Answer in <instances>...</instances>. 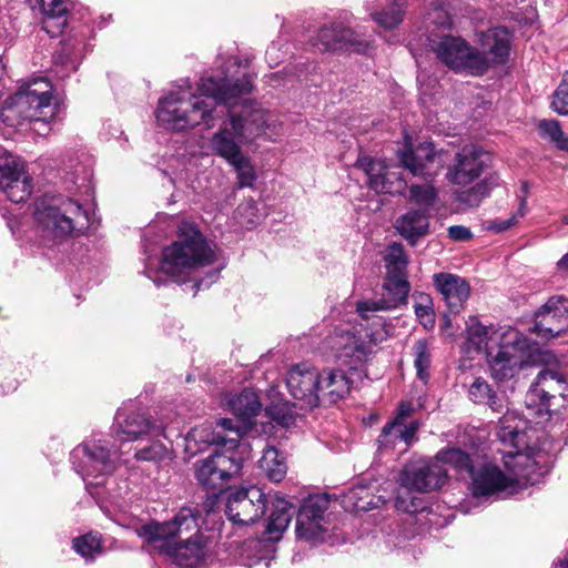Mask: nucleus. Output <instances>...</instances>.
<instances>
[{
	"label": "nucleus",
	"mask_w": 568,
	"mask_h": 568,
	"mask_svg": "<svg viewBox=\"0 0 568 568\" xmlns=\"http://www.w3.org/2000/svg\"><path fill=\"white\" fill-rule=\"evenodd\" d=\"M252 89L253 82L250 74L235 80L205 78L199 84V95L192 94L185 98L180 92H171L160 99L155 116L162 126L176 132L193 129L200 124L212 128L219 116L216 105L236 104L239 99L250 94Z\"/></svg>",
	"instance_id": "nucleus-1"
},
{
	"label": "nucleus",
	"mask_w": 568,
	"mask_h": 568,
	"mask_svg": "<svg viewBox=\"0 0 568 568\" xmlns=\"http://www.w3.org/2000/svg\"><path fill=\"white\" fill-rule=\"evenodd\" d=\"M189 435L195 440L225 448L223 452L215 450L193 465L194 478L199 486L217 498L229 487V481L237 476L243 467V459L236 450L237 438H225L210 426L194 428Z\"/></svg>",
	"instance_id": "nucleus-2"
},
{
	"label": "nucleus",
	"mask_w": 568,
	"mask_h": 568,
	"mask_svg": "<svg viewBox=\"0 0 568 568\" xmlns=\"http://www.w3.org/2000/svg\"><path fill=\"white\" fill-rule=\"evenodd\" d=\"M216 255L206 237L194 223L179 226L178 240L162 250L160 268L176 283H185L191 271L210 266Z\"/></svg>",
	"instance_id": "nucleus-3"
},
{
	"label": "nucleus",
	"mask_w": 568,
	"mask_h": 568,
	"mask_svg": "<svg viewBox=\"0 0 568 568\" xmlns=\"http://www.w3.org/2000/svg\"><path fill=\"white\" fill-rule=\"evenodd\" d=\"M42 236L62 242L78 236L89 225L88 212L73 199L57 196L39 205L34 213Z\"/></svg>",
	"instance_id": "nucleus-4"
},
{
	"label": "nucleus",
	"mask_w": 568,
	"mask_h": 568,
	"mask_svg": "<svg viewBox=\"0 0 568 568\" xmlns=\"http://www.w3.org/2000/svg\"><path fill=\"white\" fill-rule=\"evenodd\" d=\"M429 47L436 58L455 73L483 77L489 71L488 58L460 36H439L429 40Z\"/></svg>",
	"instance_id": "nucleus-5"
},
{
	"label": "nucleus",
	"mask_w": 568,
	"mask_h": 568,
	"mask_svg": "<svg viewBox=\"0 0 568 568\" xmlns=\"http://www.w3.org/2000/svg\"><path fill=\"white\" fill-rule=\"evenodd\" d=\"M568 397V377L566 374L552 369H542L538 373L526 394L528 407L537 408L538 413H555Z\"/></svg>",
	"instance_id": "nucleus-6"
},
{
	"label": "nucleus",
	"mask_w": 568,
	"mask_h": 568,
	"mask_svg": "<svg viewBox=\"0 0 568 568\" xmlns=\"http://www.w3.org/2000/svg\"><path fill=\"white\" fill-rule=\"evenodd\" d=\"M530 342L521 333L515 332L510 342L500 345L497 354L488 363L491 376L498 382L511 379L532 359Z\"/></svg>",
	"instance_id": "nucleus-7"
},
{
	"label": "nucleus",
	"mask_w": 568,
	"mask_h": 568,
	"mask_svg": "<svg viewBox=\"0 0 568 568\" xmlns=\"http://www.w3.org/2000/svg\"><path fill=\"white\" fill-rule=\"evenodd\" d=\"M268 507L267 495L257 486L240 488L227 495L225 514L230 521L247 526L258 521Z\"/></svg>",
	"instance_id": "nucleus-8"
},
{
	"label": "nucleus",
	"mask_w": 568,
	"mask_h": 568,
	"mask_svg": "<svg viewBox=\"0 0 568 568\" xmlns=\"http://www.w3.org/2000/svg\"><path fill=\"white\" fill-rule=\"evenodd\" d=\"M355 166L365 172L368 178V187L376 193L405 194L407 182L403 176L400 166L389 165L385 161L372 156H359Z\"/></svg>",
	"instance_id": "nucleus-9"
},
{
	"label": "nucleus",
	"mask_w": 568,
	"mask_h": 568,
	"mask_svg": "<svg viewBox=\"0 0 568 568\" xmlns=\"http://www.w3.org/2000/svg\"><path fill=\"white\" fill-rule=\"evenodd\" d=\"M447 477V469L443 465L427 459L410 460L399 473L400 485L418 493H429L440 488Z\"/></svg>",
	"instance_id": "nucleus-10"
},
{
	"label": "nucleus",
	"mask_w": 568,
	"mask_h": 568,
	"mask_svg": "<svg viewBox=\"0 0 568 568\" xmlns=\"http://www.w3.org/2000/svg\"><path fill=\"white\" fill-rule=\"evenodd\" d=\"M310 44L321 52H335L353 50L357 53L365 52L368 44L358 39L356 33L341 22L321 27L310 37Z\"/></svg>",
	"instance_id": "nucleus-11"
},
{
	"label": "nucleus",
	"mask_w": 568,
	"mask_h": 568,
	"mask_svg": "<svg viewBox=\"0 0 568 568\" xmlns=\"http://www.w3.org/2000/svg\"><path fill=\"white\" fill-rule=\"evenodd\" d=\"M0 189L13 203L26 202L32 193V178L12 154L0 158Z\"/></svg>",
	"instance_id": "nucleus-12"
},
{
	"label": "nucleus",
	"mask_w": 568,
	"mask_h": 568,
	"mask_svg": "<svg viewBox=\"0 0 568 568\" xmlns=\"http://www.w3.org/2000/svg\"><path fill=\"white\" fill-rule=\"evenodd\" d=\"M568 329V298L550 297L534 315V327L541 339L548 341Z\"/></svg>",
	"instance_id": "nucleus-13"
},
{
	"label": "nucleus",
	"mask_w": 568,
	"mask_h": 568,
	"mask_svg": "<svg viewBox=\"0 0 568 568\" xmlns=\"http://www.w3.org/2000/svg\"><path fill=\"white\" fill-rule=\"evenodd\" d=\"M320 371L305 364H297L288 371L286 385L290 394L301 403V409L320 406Z\"/></svg>",
	"instance_id": "nucleus-14"
},
{
	"label": "nucleus",
	"mask_w": 568,
	"mask_h": 568,
	"mask_svg": "<svg viewBox=\"0 0 568 568\" xmlns=\"http://www.w3.org/2000/svg\"><path fill=\"white\" fill-rule=\"evenodd\" d=\"M483 156L484 152L479 146L473 144L463 146L447 166L446 180L460 186L473 183L479 179L486 168Z\"/></svg>",
	"instance_id": "nucleus-15"
},
{
	"label": "nucleus",
	"mask_w": 568,
	"mask_h": 568,
	"mask_svg": "<svg viewBox=\"0 0 568 568\" xmlns=\"http://www.w3.org/2000/svg\"><path fill=\"white\" fill-rule=\"evenodd\" d=\"M480 53L488 58L489 70L496 65H505L509 61L513 31L506 26H495L477 32Z\"/></svg>",
	"instance_id": "nucleus-16"
},
{
	"label": "nucleus",
	"mask_w": 568,
	"mask_h": 568,
	"mask_svg": "<svg viewBox=\"0 0 568 568\" xmlns=\"http://www.w3.org/2000/svg\"><path fill=\"white\" fill-rule=\"evenodd\" d=\"M471 494L476 498L497 496L508 491L513 494L518 480L507 476L496 465H484L475 469L471 475Z\"/></svg>",
	"instance_id": "nucleus-17"
},
{
	"label": "nucleus",
	"mask_w": 568,
	"mask_h": 568,
	"mask_svg": "<svg viewBox=\"0 0 568 568\" xmlns=\"http://www.w3.org/2000/svg\"><path fill=\"white\" fill-rule=\"evenodd\" d=\"M442 153L443 150L437 151L430 141L420 142L415 146L409 142L397 151V159L400 168L407 170L413 176L432 182L434 174L429 171L428 165L434 163L436 156Z\"/></svg>",
	"instance_id": "nucleus-18"
},
{
	"label": "nucleus",
	"mask_w": 568,
	"mask_h": 568,
	"mask_svg": "<svg viewBox=\"0 0 568 568\" xmlns=\"http://www.w3.org/2000/svg\"><path fill=\"white\" fill-rule=\"evenodd\" d=\"M328 499L325 495H314L305 498L296 511V535L306 540L321 537L324 531L321 521L327 510Z\"/></svg>",
	"instance_id": "nucleus-19"
},
{
	"label": "nucleus",
	"mask_w": 568,
	"mask_h": 568,
	"mask_svg": "<svg viewBox=\"0 0 568 568\" xmlns=\"http://www.w3.org/2000/svg\"><path fill=\"white\" fill-rule=\"evenodd\" d=\"M329 347L337 362L352 368H356L372 354V345L351 332L332 336Z\"/></svg>",
	"instance_id": "nucleus-20"
},
{
	"label": "nucleus",
	"mask_w": 568,
	"mask_h": 568,
	"mask_svg": "<svg viewBox=\"0 0 568 568\" xmlns=\"http://www.w3.org/2000/svg\"><path fill=\"white\" fill-rule=\"evenodd\" d=\"M433 284L443 296L449 313L459 314L470 295L469 283L456 274L440 272L433 275Z\"/></svg>",
	"instance_id": "nucleus-21"
},
{
	"label": "nucleus",
	"mask_w": 568,
	"mask_h": 568,
	"mask_svg": "<svg viewBox=\"0 0 568 568\" xmlns=\"http://www.w3.org/2000/svg\"><path fill=\"white\" fill-rule=\"evenodd\" d=\"M0 118L10 128H18L27 122L47 120L19 91L3 101Z\"/></svg>",
	"instance_id": "nucleus-22"
},
{
	"label": "nucleus",
	"mask_w": 568,
	"mask_h": 568,
	"mask_svg": "<svg viewBox=\"0 0 568 568\" xmlns=\"http://www.w3.org/2000/svg\"><path fill=\"white\" fill-rule=\"evenodd\" d=\"M75 454H82L85 460V475L103 476L110 475L115 470V463L111 458L110 449L99 442H89L79 445Z\"/></svg>",
	"instance_id": "nucleus-23"
},
{
	"label": "nucleus",
	"mask_w": 568,
	"mask_h": 568,
	"mask_svg": "<svg viewBox=\"0 0 568 568\" xmlns=\"http://www.w3.org/2000/svg\"><path fill=\"white\" fill-rule=\"evenodd\" d=\"M320 405L322 403L335 404L345 398L353 386V381L338 368H325L320 372Z\"/></svg>",
	"instance_id": "nucleus-24"
},
{
	"label": "nucleus",
	"mask_w": 568,
	"mask_h": 568,
	"mask_svg": "<svg viewBox=\"0 0 568 568\" xmlns=\"http://www.w3.org/2000/svg\"><path fill=\"white\" fill-rule=\"evenodd\" d=\"M419 427L418 420H412L408 424H398L396 420L387 422L377 438L378 449H395L398 445L404 444L403 450H406L416 439Z\"/></svg>",
	"instance_id": "nucleus-25"
},
{
	"label": "nucleus",
	"mask_w": 568,
	"mask_h": 568,
	"mask_svg": "<svg viewBox=\"0 0 568 568\" xmlns=\"http://www.w3.org/2000/svg\"><path fill=\"white\" fill-rule=\"evenodd\" d=\"M226 108H232V105ZM227 113L230 125L240 139H252L265 132L266 119L261 110L244 106L240 113H235L231 109H227Z\"/></svg>",
	"instance_id": "nucleus-26"
},
{
	"label": "nucleus",
	"mask_w": 568,
	"mask_h": 568,
	"mask_svg": "<svg viewBox=\"0 0 568 568\" xmlns=\"http://www.w3.org/2000/svg\"><path fill=\"white\" fill-rule=\"evenodd\" d=\"M428 213L423 209L409 210L397 217L395 229L410 245H415L420 237L429 232Z\"/></svg>",
	"instance_id": "nucleus-27"
},
{
	"label": "nucleus",
	"mask_w": 568,
	"mask_h": 568,
	"mask_svg": "<svg viewBox=\"0 0 568 568\" xmlns=\"http://www.w3.org/2000/svg\"><path fill=\"white\" fill-rule=\"evenodd\" d=\"M204 536H185L173 546L171 555L179 566L193 568L204 559Z\"/></svg>",
	"instance_id": "nucleus-28"
},
{
	"label": "nucleus",
	"mask_w": 568,
	"mask_h": 568,
	"mask_svg": "<svg viewBox=\"0 0 568 568\" xmlns=\"http://www.w3.org/2000/svg\"><path fill=\"white\" fill-rule=\"evenodd\" d=\"M201 513L197 508L182 507L175 516L165 521L170 539H183L186 536H201L199 519Z\"/></svg>",
	"instance_id": "nucleus-29"
},
{
	"label": "nucleus",
	"mask_w": 568,
	"mask_h": 568,
	"mask_svg": "<svg viewBox=\"0 0 568 568\" xmlns=\"http://www.w3.org/2000/svg\"><path fill=\"white\" fill-rule=\"evenodd\" d=\"M243 140L235 134L232 126H223L213 134L211 142L214 152L231 165L234 162L239 163V159L245 155L240 146Z\"/></svg>",
	"instance_id": "nucleus-30"
},
{
	"label": "nucleus",
	"mask_w": 568,
	"mask_h": 568,
	"mask_svg": "<svg viewBox=\"0 0 568 568\" xmlns=\"http://www.w3.org/2000/svg\"><path fill=\"white\" fill-rule=\"evenodd\" d=\"M229 406L232 413L244 424H251L252 419L262 409L258 394L251 388H244L241 393L230 398Z\"/></svg>",
	"instance_id": "nucleus-31"
},
{
	"label": "nucleus",
	"mask_w": 568,
	"mask_h": 568,
	"mask_svg": "<svg viewBox=\"0 0 568 568\" xmlns=\"http://www.w3.org/2000/svg\"><path fill=\"white\" fill-rule=\"evenodd\" d=\"M469 399L477 405H486L495 413L505 408L504 397L498 395L483 377H476L468 389Z\"/></svg>",
	"instance_id": "nucleus-32"
},
{
	"label": "nucleus",
	"mask_w": 568,
	"mask_h": 568,
	"mask_svg": "<svg viewBox=\"0 0 568 568\" xmlns=\"http://www.w3.org/2000/svg\"><path fill=\"white\" fill-rule=\"evenodd\" d=\"M120 418L121 415L119 414L118 424L120 433L123 435L122 440H136L154 430H156V434L159 433L156 427L143 414L131 413L122 420Z\"/></svg>",
	"instance_id": "nucleus-33"
},
{
	"label": "nucleus",
	"mask_w": 568,
	"mask_h": 568,
	"mask_svg": "<svg viewBox=\"0 0 568 568\" xmlns=\"http://www.w3.org/2000/svg\"><path fill=\"white\" fill-rule=\"evenodd\" d=\"M258 467L262 473L273 483L283 480L287 473L286 458L282 452L274 446L264 449Z\"/></svg>",
	"instance_id": "nucleus-34"
},
{
	"label": "nucleus",
	"mask_w": 568,
	"mask_h": 568,
	"mask_svg": "<svg viewBox=\"0 0 568 568\" xmlns=\"http://www.w3.org/2000/svg\"><path fill=\"white\" fill-rule=\"evenodd\" d=\"M498 178L484 179L467 190L457 191L455 200L463 210L479 206L481 201L490 193L494 186L497 185Z\"/></svg>",
	"instance_id": "nucleus-35"
},
{
	"label": "nucleus",
	"mask_w": 568,
	"mask_h": 568,
	"mask_svg": "<svg viewBox=\"0 0 568 568\" xmlns=\"http://www.w3.org/2000/svg\"><path fill=\"white\" fill-rule=\"evenodd\" d=\"M273 509L271 511L266 531L281 532L286 529L295 514V506L282 497H276L272 503Z\"/></svg>",
	"instance_id": "nucleus-36"
},
{
	"label": "nucleus",
	"mask_w": 568,
	"mask_h": 568,
	"mask_svg": "<svg viewBox=\"0 0 568 568\" xmlns=\"http://www.w3.org/2000/svg\"><path fill=\"white\" fill-rule=\"evenodd\" d=\"M102 535L99 531H89L72 539L73 550L85 561H94L103 551Z\"/></svg>",
	"instance_id": "nucleus-37"
},
{
	"label": "nucleus",
	"mask_w": 568,
	"mask_h": 568,
	"mask_svg": "<svg viewBox=\"0 0 568 568\" xmlns=\"http://www.w3.org/2000/svg\"><path fill=\"white\" fill-rule=\"evenodd\" d=\"M405 6L403 0H393L386 8L371 14L372 19L385 30L396 29L404 20Z\"/></svg>",
	"instance_id": "nucleus-38"
},
{
	"label": "nucleus",
	"mask_w": 568,
	"mask_h": 568,
	"mask_svg": "<svg viewBox=\"0 0 568 568\" xmlns=\"http://www.w3.org/2000/svg\"><path fill=\"white\" fill-rule=\"evenodd\" d=\"M437 462L448 464L458 471H465L469 476L475 470L471 456L460 448L453 447L442 449L436 455Z\"/></svg>",
	"instance_id": "nucleus-39"
},
{
	"label": "nucleus",
	"mask_w": 568,
	"mask_h": 568,
	"mask_svg": "<svg viewBox=\"0 0 568 568\" xmlns=\"http://www.w3.org/2000/svg\"><path fill=\"white\" fill-rule=\"evenodd\" d=\"M344 503L346 508L352 511H368L376 507L374 496L369 493V488L365 486L353 487L345 495Z\"/></svg>",
	"instance_id": "nucleus-40"
},
{
	"label": "nucleus",
	"mask_w": 568,
	"mask_h": 568,
	"mask_svg": "<svg viewBox=\"0 0 568 568\" xmlns=\"http://www.w3.org/2000/svg\"><path fill=\"white\" fill-rule=\"evenodd\" d=\"M296 404H291L287 400L277 399L266 406L265 410L267 416L283 427H290L295 423Z\"/></svg>",
	"instance_id": "nucleus-41"
},
{
	"label": "nucleus",
	"mask_w": 568,
	"mask_h": 568,
	"mask_svg": "<svg viewBox=\"0 0 568 568\" xmlns=\"http://www.w3.org/2000/svg\"><path fill=\"white\" fill-rule=\"evenodd\" d=\"M537 128L542 139H548L558 150L568 151V136L564 133L559 121L540 120Z\"/></svg>",
	"instance_id": "nucleus-42"
},
{
	"label": "nucleus",
	"mask_w": 568,
	"mask_h": 568,
	"mask_svg": "<svg viewBox=\"0 0 568 568\" xmlns=\"http://www.w3.org/2000/svg\"><path fill=\"white\" fill-rule=\"evenodd\" d=\"M438 197V192L434 185L427 184H413L409 187V201L416 203L419 209L425 210L427 213L434 206Z\"/></svg>",
	"instance_id": "nucleus-43"
},
{
	"label": "nucleus",
	"mask_w": 568,
	"mask_h": 568,
	"mask_svg": "<svg viewBox=\"0 0 568 568\" xmlns=\"http://www.w3.org/2000/svg\"><path fill=\"white\" fill-rule=\"evenodd\" d=\"M23 93V97L29 100V102L40 111V113L47 118H53L54 110L51 108V102L53 99V94H47L44 91H34L26 85H20L17 90Z\"/></svg>",
	"instance_id": "nucleus-44"
},
{
	"label": "nucleus",
	"mask_w": 568,
	"mask_h": 568,
	"mask_svg": "<svg viewBox=\"0 0 568 568\" xmlns=\"http://www.w3.org/2000/svg\"><path fill=\"white\" fill-rule=\"evenodd\" d=\"M398 306H399V304L396 303L393 298H381L377 301L364 300V301H358L356 303V312L363 320L368 321V320L375 317L374 315H371L369 313H375L377 311H389V310L396 308Z\"/></svg>",
	"instance_id": "nucleus-45"
},
{
	"label": "nucleus",
	"mask_w": 568,
	"mask_h": 568,
	"mask_svg": "<svg viewBox=\"0 0 568 568\" xmlns=\"http://www.w3.org/2000/svg\"><path fill=\"white\" fill-rule=\"evenodd\" d=\"M414 366L419 379H427L429 377L428 368L430 365V354L428 352V344L425 339H418L413 346Z\"/></svg>",
	"instance_id": "nucleus-46"
},
{
	"label": "nucleus",
	"mask_w": 568,
	"mask_h": 568,
	"mask_svg": "<svg viewBox=\"0 0 568 568\" xmlns=\"http://www.w3.org/2000/svg\"><path fill=\"white\" fill-rule=\"evenodd\" d=\"M136 534L148 544H155L156 541L170 539V532L168 531L165 521L144 524L136 529Z\"/></svg>",
	"instance_id": "nucleus-47"
},
{
	"label": "nucleus",
	"mask_w": 568,
	"mask_h": 568,
	"mask_svg": "<svg viewBox=\"0 0 568 568\" xmlns=\"http://www.w3.org/2000/svg\"><path fill=\"white\" fill-rule=\"evenodd\" d=\"M169 449L164 444L159 440L152 442L149 446H145L134 454L136 460L140 462H153L159 463L168 458Z\"/></svg>",
	"instance_id": "nucleus-48"
},
{
	"label": "nucleus",
	"mask_w": 568,
	"mask_h": 568,
	"mask_svg": "<svg viewBox=\"0 0 568 568\" xmlns=\"http://www.w3.org/2000/svg\"><path fill=\"white\" fill-rule=\"evenodd\" d=\"M231 165L236 171L239 187H248L253 185L256 180V174L248 156L244 155L239 159V163L234 162Z\"/></svg>",
	"instance_id": "nucleus-49"
},
{
	"label": "nucleus",
	"mask_w": 568,
	"mask_h": 568,
	"mask_svg": "<svg viewBox=\"0 0 568 568\" xmlns=\"http://www.w3.org/2000/svg\"><path fill=\"white\" fill-rule=\"evenodd\" d=\"M383 287L388 292L390 298H393L399 305L407 303L410 285L407 280H387Z\"/></svg>",
	"instance_id": "nucleus-50"
},
{
	"label": "nucleus",
	"mask_w": 568,
	"mask_h": 568,
	"mask_svg": "<svg viewBox=\"0 0 568 568\" xmlns=\"http://www.w3.org/2000/svg\"><path fill=\"white\" fill-rule=\"evenodd\" d=\"M387 261V280H407V260L402 251L398 254H389Z\"/></svg>",
	"instance_id": "nucleus-51"
},
{
	"label": "nucleus",
	"mask_w": 568,
	"mask_h": 568,
	"mask_svg": "<svg viewBox=\"0 0 568 568\" xmlns=\"http://www.w3.org/2000/svg\"><path fill=\"white\" fill-rule=\"evenodd\" d=\"M73 54L74 44L72 40L63 39L60 41L59 48L53 53V63L65 68L71 67L74 70Z\"/></svg>",
	"instance_id": "nucleus-52"
},
{
	"label": "nucleus",
	"mask_w": 568,
	"mask_h": 568,
	"mask_svg": "<svg viewBox=\"0 0 568 568\" xmlns=\"http://www.w3.org/2000/svg\"><path fill=\"white\" fill-rule=\"evenodd\" d=\"M551 106L561 115L568 114V71L562 74V79L554 93Z\"/></svg>",
	"instance_id": "nucleus-53"
},
{
	"label": "nucleus",
	"mask_w": 568,
	"mask_h": 568,
	"mask_svg": "<svg viewBox=\"0 0 568 568\" xmlns=\"http://www.w3.org/2000/svg\"><path fill=\"white\" fill-rule=\"evenodd\" d=\"M467 325V339L475 345L476 348H480L485 344L488 329L483 325L476 317L471 316L466 323Z\"/></svg>",
	"instance_id": "nucleus-54"
},
{
	"label": "nucleus",
	"mask_w": 568,
	"mask_h": 568,
	"mask_svg": "<svg viewBox=\"0 0 568 568\" xmlns=\"http://www.w3.org/2000/svg\"><path fill=\"white\" fill-rule=\"evenodd\" d=\"M525 213H526V197L524 196L520 201V205H519L517 214H513L510 217H508L506 220L496 219V220L491 221L490 224L488 225V230L494 231L496 233L505 232V231L509 230L511 226H514L517 222V219L519 216L520 217L524 216Z\"/></svg>",
	"instance_id": "nucleus-55"
},
{
	"label": "nucleus",
	"mask_w": 568,
	"mask_h": 568,
	"mask_svg": "<svg viewBox=\"0 0 568 568\" xmlns=\"http://www.w3.org/2000/svg\"><path fill=\"white\" fill-rule=\"evenodd\" d=\"M415 314L425 328L433 327L435 325V314L430 306L416 304Z\"/></svg>",
	"instance_id": "nucleus-56"
},
{
	"label": "nucleus",
	"mask_w": 568,
	"mask_h": 568,
	"mask_svg": "<svg viewBox=\"0 0 568 568\" xmlns=\"http://www.w3.org/2000/svg\"><path fill=\"white\" fill-rule=\"evenodd\" d=\"M448 236L456 242H467L473 239V233L464 225H453L448 227Z\"/></svg>",
	"instance_id": "nucleus-57"
},
{
	"label": "nucleus",
	"mask_w": 568,
	"mask_h": 568,
	"mask_svg": "<svg viewBox=\"0 0 568 568\" xmlns=\"http://www.w3.org/2000/svg\"><path fill=\"white\" fill-rule=\"evenodd\" d=\"M22 85H26L34 91L39 90V91H44V93H47V94H53L52 83L47 78H43V77L31 79V80L22 83Z\"/></svg>",
	"instance_id": "nucleus-58"
},
{
	"label": "nucleus",
	"mask_w": 568,
	"mask_h": 568,
	"mask_svg": "<svg viewBox=\"0 0 568 568\" xmlns=\"http://www.w3.org/2000/svg\"><path fill=\"white\" fill-rule=\"evenodd\" d=\"M414 408L412 403L402 402L396 408V414L392 420H396L398 424H407L406 419L413 414Z\"/></svg>",
	"instance_id": "nucleus-59"
},
{
	"label": "nucleus",
	"mask_w": 568,
	"mask_h": 568,
	"mask_svg": "<svg viewBox=\"0 0 568 568\" xmlns=\"http://www.w3.org/2000/svg\"><path fill=\"white\" fill-rule=\"evenodd\" d=\"M216 425L221 427L223 430H230L235 434L233 438H237V442L240 440V434L239 429L234 427L233 420L230 418H220L216 420Z\"/></svg>",
	"instance_id": "nucleus-60"
},
{
	"label": "nucleus",
	"mask_w": 568,
	"mask_h": 568,
	"mask_svg": "<svg viewBox=\"0 0 568 568\" xmlns=\"http://www.w3.org/2000/svg\"><path fill=\"white\" fill-rule=\"evenodd\" d=\"M396 506L398 509H403L404 511L409 513V514H414V513L418 511V507L414 500H412L409 506H404V500L398 498L396 501Z\"/></svg>",
	"instance_id": "nucleus-61"
},
{
	"label": "nucleus",
	"mask_w": 568,
	"mask_h": 568,
	"mask_svg": "<svg viewBox=\"0 0 568 568\" xmlns=\"http://www.w3.org/2000/svg\"><path fill=\"white\" fill-rule=\"evenodd\" d=\"M556 268L560 273H568V252L557 262Z\"/></svg>",
	"instance_id": "nucleus-62"
},
{
	"label": "nucleus",
	"mask_w": 568,
	"mask_h": 568,
	"mask_svg": "<svg viewBox=\"0 0 568 568\" xmlns=\"http://www.w3.org/2000/svg\"><path fill=\"white\" fill-rule=\"evenodd\" d=\"M202 283H203V280H201V278H200V280H196V281H194V282H193V284H192V290H193V292H194V295H195V294L197 293V291L201 288Z\"/></svg>",
	"instance_id": "nucleus-63"
},
{
	"label": "nucleus",
	"mask_w": 568,
	"mask_h": 568,
	"mask_svg": "<svg viewBox=\"0 0 568 568\" xmlns=\"http://www.w3.org/2000/svg\"><path fill=\"white\" fill-rule=\"evenodd\" d=\"M449 315H452L449 313V311H447L446 313H444V320H445V328H448L450 325H452V322H450V318H449Z\"/></svg>",
	"instance_id": "nucleus-64"
}]
</instances>
